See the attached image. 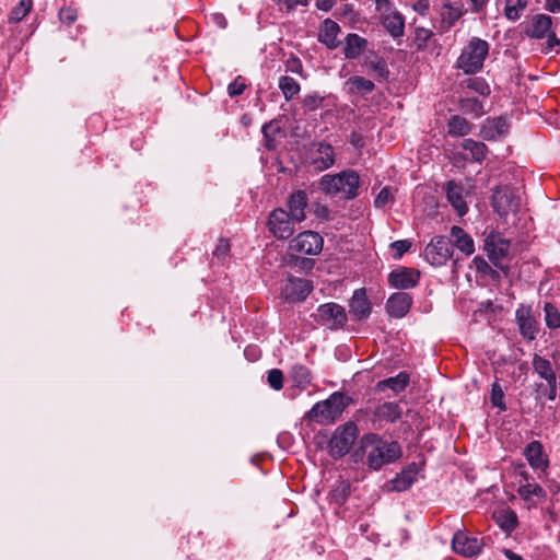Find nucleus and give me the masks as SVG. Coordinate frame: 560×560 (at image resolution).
<instances>
[{"mask_svg":"<svg viewBox=\"0 0 560 560\" xmlns=\"http://www.w3.org/2000/svg\"><path fill=\"white\" fill-rule=\"evenodd\" d=\"M59 19L62 23L71 25L77 20V13L70 8L61 9L59 11Z\"/></svg>","mask_w":560,"mask_h":560,"instance_id":"nucleus-58","label":"nucleus"},{"mask_svg":"<svg viewBox=\"0 0 560 560\" xmlns=\"http://www.w3.org/2000/svg\"><path fill=\"white\" fill-rule=\"evenodd\" d=\"M460 85L467 88L482 96H489L491 93L488 82L479 77L468 78L462 81Z\"/></svg>","mask_w":560,"mask_h":560,"instance_id":"nucleus-39","label":"nucleus"},{"mask_svg":"<svg viewBox=\"0 0 560 560\" xmlns=\"http://www.w3.org/2000/svg\"><path fill=\"white\" fill-rule=\"evenodd\" d=\"M303 70L302 62L298 57L291 56L285 61V71L301 74Z\"/></svg>","mask_w":560,"mask_h":560,"instance_id":"nucleus-56","label":"nucleus"},{"mask_svg":"<svg viewBox=\"0 0 560 560\" xmlns=\"http://www.w3.org/2000/svg\"><path fill=\"white\" fill-rule=\"evenodd\" d=\"M524 455L533 468L546 469L548 467V459L542 454V445L539 441L530 442L525 447Z\"/></svg>","mask_w":560,"mask_h":560,"instance_id":"nucleus-25","label":"nucleus"},{"mask_svg":"<svg viewBox=\"0 0 560 560\" xmlns=\"http://www.w3.org/2000/svg\"><path fill=\"white\" fill-rule=\"evenodd\" d=\"M464 188L455 183L454 180H450L446 184V197L452 207L457 211L459 215H464L468 208L463 197Z\"/></svg>","mask_w":560,"mask_h":560,"instance_id":"nucleus-26","label":"nucleus"},{"mask_svg":"<svg viewBox=\"0 0 560 560\" xmlns=\"http://www.w3.org/2000/svg\"><path fill=\"white\" fill-rule=\"evenodd\" d=\"M363 66L374 71L381 79L386 80L389 75V70L385 59L375 52H370L365 56Z\"/></svg>","mask_w":560,"mask_h":560,"instance_id":"nucleus-32","label":"nucleus"},{"mask_svg":"<svg viewBox=\"0 0 560 560\" xmlns=\"http://www.w3.org/2000/svg\"><path fill=\"white\" fill-rule=\"evenodd\" d=\"M488 55V42L479 37H472L462 49L456 60V68L463 70L465 74L478 73L482 69Z\"/></svg>","mask_w":560,"mask_h":560,"instance_id":"nucleus-3","label":"nucleus"},{"mask_svg":"<svg viewBox=\"0 0 560 560\" xmlns=\"http://www.w3.org/2000/svg\"><path fill=\"white\" fill-rule=\"evenodd\" d=\"M33 5V0H20L18 5H15L9 16L10 22H20L22 21L31 11Z\"/></svg>","mask_w":560,"mask_h":560,"instance_id":"nucleus-43","label":"nucleus"},{"mask_svg":"<svg viewBox=\"0 0 560 560\" xmlns=\"http://www.w3.org/2000/svg\"><path fill=\"white\" fill-rule=\"evenodd\" d=\"M453 550L465 557H475L481 551V544L475 537L457 532L452 540Z\"/></svg>","mask_w":560,"mask_h":560,"instance_id":"nucleus-18","label":"nucleus"},{"mask_svg":"<svg viewBox=\"0 0 560 560\" xmlns=\"http://www.w3.org/2000/svg\"><path fill=\"white\" fill-rule=\"evenodd\" d=\"M447 127L448 133L452 137H464L471 131V124L459 115L452 116L448 120Z\"/></svg>","mask_w":560,"mask_h":560,"instance_id":"nucleus-35","label":"nucleus"},{"mask_svg":"<svg viewBox=\"0 0 560 560\" xmlns=\"http://www.w3.org/2000/svg\"><path fill=\"white\" fill-rule=\"evenodd\" d=\"M382 25L393 37H400L404 35L405 20L398 12H392L383 15Z\"/></svg>","mask_w":560,"mask_h":560,"instance_id":"nucleus-29","label":"nucleus"},{"mask_svg":"<svg viewBox=\"0 0 560 560\" xmlns=\"http://www.w3.org/2000/svg\"><path fill=\"white\" fill-rule=\"evenodd\" d=\"M211 20L220 28H225L228 25V21L222 13L211 14Z\"/></svg>","mask_w":560,"mask_h":560,"instance_id":"nucleus-61","label":"nucleus"},{"mask_svg":"<svg viewBox=\"0 0 560 560\" xmlns=\"http://www.w3.org/2000/svg\"><path fill=\"white\" fill-rule=\"evenodd\" d=\"M546 9L552 13L560 11V0H546Z\"/></svg>","mask_w":560,"mask_h":560,"instance_id":"nucleus-63","label":"nucleus"},{"mask_svg":"<svg viewBox=\"0 0 560 560\" xmlns=\"http://www.w3.org/2000/svg\"><path fill=\"white\" fill-rule=\"evenodd\" d=\"M350 313L357 319L366 318L371 313V303L366 298L364 289H358L354 291L352 299L350 300Z\"/></svg>","mask_w":560,"mask_h":560,"instance_id":"nucleus-21","label":"nucleus"},{"mask_svg":"<svg viewBox=\"0 0 560 560\" xmlns=\"http://www.w3.org/2000/svg\"><path fill=\"white\" fill-rule=\"evenodd\" d=\"M527 0H505L504 14L511 21H516L525 10Z\"/></svg>","mask_w":560,"mask_h":560,"instance_id":"nucleus-40","label":"nucleus"},{"mask_svg":"<svg viewBox=\"0 0 560 560\" xmlns=\"http://www.w3.org/2000/svg\"><path fill=\"white\" fill-rule=\"evenodd\" d=\"M552 19L546 14L534 15L527 30V35L534 38L547 37L548 48L560 45V39L551 31Z\"/></svg>","mask_w":560,"mask_h":560,"instance_id":"nucleus-11","label":"nucleus"},{"mask_svg":"<svg viewBox=\"0 0 560 560\" xmlns=\"http://www.w3.org/2000/svg\"><path fill=\"white\" fill-rule=\"evenodd\" d=\"M532 364L535 373H537L541 380H545L546 382L557 380V375L549 360L540 357L539 354H534Z\"/></svg>","mask_w":560,"mask_h":560,"instance_id":"nucleus-33","label":"nucleus"},{"mask_svg":"<svg viewBox=\"0 0 560 560\" xmlns=\"http://www.w3.org/2000/svg\"><path fill=\"white\" fill-rule=\"evenodd\" d=\"M470 3H471V11L474 12H479L481 11L486 4L488 3L489 0H469Z\"/></svg>","mask_w":560,"mask_h":560,"instance_id":"nucleus-64","label":"nucleus"},{"mask_svg":"<svg viewBox=\"0 0 560 560\" xmlns=\"http://www.w3.org/2000/svg\"><path fill=\"white\" fill-rule=\"evenodd\" d=\"M517 493L525 501H528L532 495L542 499L546 498V491L539 485H532L529 482L521 485L517 489Z\"/></svg>","mask_w":560,"mask_h":560,"instance_id":"nucleus-42","label":"nucleus"},{"mask_svg":"<svg viewBox=\"0 0 560 560\" xmlns=\"http://www.w3.org/2000/svg\"><path fill=\"white\" fill-rule=\"evenodd\" d=\"M510 246V241L503 238L498 233L489 234L483 244V249L487 253L489 260L504 275H508L509 272V267L503 264V260L509 255Z\"/></svg>","mask_w":560,"mask_h":560,"instance_id":"nucleus-6","label":"nucleus"},{"mask_svg":"<svg viewBox=\"0 0 560 560\" xmlns=\"http://www.w3.org/2000/svg\"><path fill=\"white\" fill-rule=\"evenodd\" d=\"M420 273L419 271L401 267L396 270H393L388 275V283L392 288L399 290H407L416 287L419 282Z\"/></svg>","mask_w":560,"mask_h":560,"instance_id":"nucleus-15","label":"nucleus"},{"mask_svg":"<svg viewBox=\"0 0 560 560\" xmlns=\"http://www.w3.org/2000/svg\"><path fill=\"white\" fill-rule=\"evenodd\" d=\"M463 14L464 12L460 8L446 2L443 4L441 11L442 23L448 30L462 18Z\"/></svg>","mask_w":560,"mask_h":560,"instance_id":"nucleus-37","label":"nucleus"},{"mask_svg":"<svg viewBox=\"0 0 560 560\" xmlns=\"http://www.w3.org/2000/svg\"><path fill=\"white\" fill-rule=\"evenodd\" d=\"M276 4L279 7L280 11L291 12L298 5H306L307 0H273Z\"/></svg>","mask_w":560,"mask_h":560,"instance_id":"nucleus-52","label":"nucleus"},{"mask_svg":"<svg viewBox=\"0 0 560 560\" xmlns=\"http://www.w3.org/2000/svg\"><path fill=\"white\" fill-rule=\"evenodd\" d=\"M412 298L407 292H396L386 302L387 313L395 318H402L409 312Z\"/></svg>","mask_w":560,"mask_h":560,"instance_id":"nucleus-17","label":"nucleus"},{"mask_svg":"<svg viewBox=\"0 0 560 560\" xmlns=\"http://www.w3.org/2000/svg\"><path fill=\"white\" fill-rule=\"evenodd\" d=\"M497 522L504 530L512 532L516 528L517 517L515 512L508 510L498 515Z\"/></svg>","mask_w":560,"mask_h":560,"instance_id":"nucleus-46","label":"nucleus"},{"mask_svg":"<svg viewBox=\"0 0 560 560\" xmlns=\"http://www.w3.org/2000/svg\"><path fill=\"white\" fill-rule=\"evenodd\" d=\"M544 397L553 401L557 397V380L535 385V401L540 410L545 408Z\"/></svg>","mask_w":560,"mask_h":560,"instance_id":"nucleus-27","label":"nucleus"},{"mask_svg":"<svg viewBox=\"0 0 560 560\" xmlns=\"http://www.w3.org/2000/svg\"><path fill=\"white\" fill-rule=\"evenodd\" d=\"M452 255V242L444 235L433 237L424 249L425 260L435 267L444 266Z\"/></svg>","mask_w":560,"mask_h":560,"instance_id":"nucleus-7","label":"nucleus"},{"mask_svg":"<svg viewBox=\"0 0 560 560\" xmlns=\"http://www.w3.org/2000/svg\"><path fill=\"white\" fill-rule=\"evenodd\" d=\"M339 32V25L335 21L326 19L320 26L318 40L323 43L327 48L335 49L340 44V42L337 39Z\"/></svg>","mask_w":560,"mask_h":560,"instance_id":"nucleus-22","label":"nucleus"},{"mask_svg":"<svg viewBox=\"0 0 560 560\" xmlns=\"http://www.w3.org/2000/svg\"><path fill=\"white\" fill-rule=\"evenodd\" d=\"M315 320L329 329H339L347 323V314L341 305L325 303L318 306Z\"/></svg>","mask_w":560,"mask_h":560,"instance_id":"nucleus-8","label":"nucleus"},{"mask_svg":"<svg viewBox=\"0 0 560 560\" xmlns=\"http://www.w3.org/2000/svg\"><path fill=\"white\" fill-rule=\"evenodd\" d=\"M358 427L353 421L337 427L328 444L329 454L334 458L347 455L358 438Z\"/></svg>","mask_w":560,"mask_h":560,"instance_id":"nucleus-5","label":"nucleus"},{"mask_svg":"<svg viewBox=\"0 0 560 560\" xmlns=\"http://www.w3.org/2000/svg\"><path fill=\"white\" fill-rule=\"evenodd\" d=\"M291 378L294 386L299 387L300 389H305L312 382V374L306 366L302 364H295L291 370Z\"/></svg>","mask_w":560,"mask_h":560,"instance_id":"nucleus-36","label":"nucleus"},{"mask_svg":"<svg viewBox=\"0 0 560 560\" xmlns=\"http://www.w3.org/2000/svg\"><path fill=\"white\" fill-rule=\"evenodd\" d=\"M418 467L416 464L409 465L406 469H404L400 474H398L394 479H392L387 487L390 491H406L409 489L413 482L417 480Z\"/></svg>","mask_w":560,"mask_h":560,"instance_id":"nucleus-20","label":"nucleus"},{"mask_svg":"<svg viewBox=\"0 0 560 560\" xmlns=\"http://www.w3.org/2000/svg\"><path fill=\"white\" fill-rule=\"evenodd\" d=\"M510 124L505 116L487 118L481 126L480 137L483 140L493 141L504 137L509 132Z\"/></svg>","mask_w":560,"mask_h":560,"instance_id":"nucleus-16","label":"nucleus"},{"mask_svg":"<svg viewBox=\"0 0 560 560\" xmlns=\"http://www.w3.org/2000/svg\"><path fill=\"white\" fill-rule=\"evenodd\" d=\"M402 455L401 446L396 441H388L375 433L364 434L360 440V447L355 456H365L364 464L372 470H380Z\"/></svg>","mask_w":560,"mask_h":560,"instance_id":"nucleus-1","label":"nucleus"},{"mask_svg":"<svg viewBox=\"0 0 560 560\" xmlns=\"http://www.w3.org/2000/svg\"><path fill=\"white\" fill-rule=\"evenodd\" d=\"M433 33L424 27H417L415 32V43L418 49H424L428 40L432 37Z\"/></svg>","mask_w":560,"mask_h":560,"instance_id":"nucleus-49","label":"nucleus"},{"mask_svg":"<svg viewBox=\"0 0 560 560\" xmlns=\"http://www.w3.org/2000/svg\"><path fill=\"white\" fill-rule=\"evenodd\" d=\"M230 253V243L226 238H220L215 248L212 252L214 258L223 261Z\"/></svg>","mask_w":560,"mask_h":560,"instance_id":"nucleus-50","label":"nucleus"},{"mask_svg":"<svg viewBox=\"0 0 560 560\" xmlns=\"http://www.w3.org/2000/svg\"><path fill=\"white\" fill-rule=\"evenodd\" d=\"M267 381L272 389L280 390L283 387V372L279 369L270 370Z\"/></svg>","mask_w":560,"mask_h":560,"instance_id":"nucleus-48","label":"nucleus"},{"mask_svg":"<svg viewBox=\"0 0 560 560\" xmlns=\"http://www.w3.org/2000/svg\"><path fill=\"white\" fill-rule=\"evenodd\" d=\"M366 39L359 36L358 34L351 33L346 37V46L343 54L348 59H355L366 47Z\"/></svg>","mask_w":560,"mask_h":560,"instance_id":"nucleus-31","label":"nucleus"},{"mask_svg":"<svg viewBox=\"0 0 560 560\" xmlns=\"http://www.w3.org/2000/svg\"><path fill=\"white\" fill-rule=\"evenodd\" d=\"M347 83L351 86L352 91L362 93H371L375 88L371 80L359 75L351 77Z\"/></svg>","mask_w":560,"mask_h":560,"instance_id":"nucleus-45","label":"nucleus"},{"mask_svg":"<svg viewBox=\"0 0 560 560\" xmlns=\"http://www.w3.org/2000/svg\"><path fill=\"white\" fill-rule=\"evenodd\" d=\"M349 405V397L345 394L336 392L326 400L316 402L311 410L307 411L305 418L319 424H331L339 419Z\"/></svg>","mask_w":560,"mask_h":560,"instance_id":"nucleus-2","label":"nucleus"},{"mask_svg":"<svg viewBox=\"0 0 560 560\" xmlns=\"http://www.w3.org/2000/svg\"><path fill=\"white\" fill-rule=\"evenodd\" d=\"M413 9L424 15L427 11L429 10V3L427 0H419L417 3H415Z\"/></svg>","mask_w":560,"mask_h":560,"instance_id":"nucleus-62","label":"nucleus"},{"mask_svg":"<svg viewBox=\"0 0 560 560\" xmlns=\"http://www.w3.org/2000/svg\"><path fill=\"white\" fill-rule=\"evenodd\" d=\"M307 202V195L304 190H296L289 196L287 206L289 208L288 213L291 215L292 220L302 222L305 219Z\"/></svg>","mask_w":560,"mask_h":560,"instance_id":"nucleus-19","label":"nucleus"},{"mask_svg":"<svg viewBox=\"0 0 560 560\" xmlns=\"http://www.w3.org/2000/svg\"><path fill=\"white\" fill-rule=\"evenodd\" d=\"M335 163L334 148L325 142H319L313 156V165L318 171H325Z\"/></svg>","mask_w":560,"mask_h":560,"instance_id":"nucleus-23","label":"nucleus"},{"mask_svg":"<svg viewBox=\"0 0 560 560\" xmlns=\"http://www.w3.org/2000/svg\"><path fill=\"white\" fill-rule=\"evenodd\" d=\"M492 205L495 211L503 217L511 211H515L520 206V200L510 187L498 186L492 194Z\"/></svg>","mask_w":560,"mask_h":560,"instance_id":"nucleus-13","label":"nucleus"},{"mask_svg":"<svg viewBox=\"0 0 560 560\" xmlns=\"http://www.w3.org/2000/svg\"><path fill=\"white\" fill-rule=\"evenodd\" d=\"M401 409L397 402L386 401L374 411V418L380 421L395 422L401 417Z\"/></svg>","mask_w":560,"mask_h":560,"instance_id":"nucleus-30","label":"nucleus"},{"mask_svg":"<svg viewBox=\"0 0 560 560\" xmlns=\"http://www.w3.org/2000/svg\"><path fill=\"white\" fill-rule=\"evenodd\" d=\"M490 400H491V404L494 407L499 408L500 411L506 410L503 389L501 388L500 384L497 382L493 383L491 386Z\"/></svg>","mask_w":560,"mask_h":560,"instance_id":"nucleus-47","label":"nucleus"},{"mask_svg":"<svg viewBox=\"0 0 560 560\" xmlns=\"http://www.w3.org/2000/svg\"><path fill=\"white\" fill-rule=\"evenodd\" d=\"M516 323L521 335L528 340H534L538 334V322L533 315L530 306L521 305L515 313Z\"/></svg>","mask_w":560,"mask_h":560,"instance_id":"nucleus-14","label":"nucleus"},{"mask_svg":"<svg viewBox=\"0 0 560 560\" xmlns=\"http://www.w3.org/2000/svg\"><path fill=\"white\" fill-rule=\"evenodd\" d=\"M322 103L323 97L317 94H308L303 100V106L310 112L317 109Z\"/></svg>","mask_w":560,"mask_h":560,"instance_id":"nucleus-54","label":"nucleus"},{"mask_svg":"<svg viewBox=\"0 0 560 560\" xmlns=\"http://www.w3.org/2000/svg\"><path fill=\"white\" fill-rule=\"evenodd\" d=\"M349 142L355 148H362L364 145L363 136L357 131L351 132Z\"/></svg>","mask_w":560,"mask_h":560,"instance_id":"nucleus-60","label":"nucleus"},{"mask_svg":"<svg viewBox=\"0 0 560 560\" xmlns=\"http://www.w3.org/2000/svg\"><path fill=\"white\" fill-rule=\"evenodd\" d=\"M452 247H457L464 255L470 256L475 252V244L472 237L459 226H452L451 229Z\"/></svg>","mask_w":560,"mask_h":560,"instance_id":"nucleus-24","label":"nucleus"},{"mask_svg":"<svg viewBox=\"0 0 560 560\" xmlns=\"http://www.w3.org/2000/svg\"><path fill=\"white\" fill-rule=\"evenodd\" d=\"M279 88L287 101L300 92V84L291 77L283 75L279 79Z\"/></svg>","mask_w":560,"mask_h":560,"instance_id":"nucleus-41","label":"nucleus"},{"mask_svg":"<svg viewBox=\"0 0 560 560\" xmlns=\"http://www.w3.org/2000/svg\"><path fill=\"white\" fill-rule=\"evenodd\" d=\"M472 262L476 267V270L482 275H490L491 277L497 276V271H494L491 266L482 257L476 256L472 259Z\"/></svg>","mask_w":560,"mask_h":560,"instance_id":"nucleus-51","label":"nucleus"},{"mask_svg":"<svg viewBox=\"0 0 560 560\" xmlns=\"http://www.w3.org/2000/svg\"><path fill=\"white\" fill-rule=\"evenodd\" d=\"M324 245L323 237L313 231H304L290 242L289 250L303 255H318Z\"/></svg>","mask_w":560,"mask_h":560,"instance_id":"nucleus-10","label":"nucleus"},{"mask_svg":"<svg viewBox=\"0 0 560 560\" xmlns=\"http://www.w3.org/2000/svg\"><path fill=\"white\" fill-rule=\"evenodd\" d=\"M462 148L469 152V159L472 162H482L488 153V147L483 142H478L474 139H465L462 143Z\"/></svg>","mask_w":560,"mask_h":560,"instance_id":"nucleus-34","label":"nucleus"},{"mask_svg":"<svg viewBox=\"0 0 560 560\" xmlns=\"http://www.w3.org/2000/svg\"><path fill=\"white\" fill-rule=\"evenodd\" d=\"M313 290L312 282L306 279L290 277L281 288L282 296L292 303L304 301Z\"/></svg>","mask_w":560,"mask_h":560,"instance_id":"nucleus-12","label":"nucleus"},{"mask_svg":"<svg viewBox=\"0 0 560 560\" xmlns=\"http://www.w3.org/2000/svg\"><path fill=\"white\" fill-rule=\"evenodd\" d=\"M294 220L282 208L272 210L268 217L269 232L278 240H288L294 233Z\"/></svg>","mask_w":560,"mask_h":560,"instance_id":"nucleus-9","label":"nucleus"},{"mask_svg":"<svg viewBox=\"0 0 560 560\" xmlns=\"http://www.w3.org/2000/svg\"><path fill=\"white\" fill-rule=\"evenodd\" d=\"M314 213L317 218L327 220L329 218V209L320 203L314 206Z\"/></svg>","mask_w":560,"mask_h":560,"instance_id":"nucleus-59","label":"nucleus"},{"mask_svg":"<svg viewBox=\"0 0 560 560\" xmlns=\"http://www.w3.org/2000/svg\"><path fill=\"white\" fill-rule=\"evenodd\" d=\"M360 177L354 171H343L336 175H324L320 187L327 194H341L345 199L358 196Z\"/></svg>","mask_w":560,"mask_h":560,"instance_id":"nucleus-4","label":"nucleus"},{"mask_svg":"<svg viewBox=\"0 0 560 560\" xmlns=\"http://www.w3.org/2000/svg\"><path fill=\"white\" fill-rule=\"evenodd\" d=\"M459 109L464 114H471L475 117H481L485 114L482 102L475 97L460 98Z\"/></svg>","mask_w":560,"mask_h":560,"instance_id":"nucleus-38","label":"nucleus"},{"mask_svg":"<svg viewBox=\"0 0 560 560\" xmlns=\"http://www.w3.org/2000/svg\"><path fill=\"white\" fill-rule=\"evenodd\" d=\"M408 384H409V374L406 372H400L396 376L380 381L376 384V389L378 392L392 389L395 393H400L407 387Z\"/></svg>","mask_w":560,"mask_h":560,"instance_id":"nucleus-28","label":"nucleus"},{"mask_svg":"<svg viewBox=\"0 0 560 560\" xmlns=\"http://www.w3.org/2000/svg\"><path fill=\"white\" fill-rule=\"evenodd\" d=\"M392 248L397 252L396 258H400L411 246V243L407 240L396 241L390 244Z\"/></svg>","mask_w":560,"mask_h":560,"instance_id":"nucleus-57","label":"nucleus"},{"mask_svg":"<svg viewBox=\"0 0 560 560\" xmlns=\"http://www.w3.org/2000/svg\"><path fill=\"white\" fill-rule=\"evenodd\" d=\"M546 325L551 328H560V312L550 302H546L544 306Z\"/></svg>","mask_w":560,"mask_h":560,"instance_id":"nucleus-44","label":"nucleus"},{"mask_svg":"<svg viewBox=\"0 0 560 560\" xmlns=\"http://www.w3.org/2000/svg\"><path fill=\"white\" fill-rule=\"evenodd\" d=\"M246 85L244 81L241 79V77L236 78L233 82H231L228 86V92L230 96H237L241 95Z\"/></svg>","mask_w":560,"mask_h":560,"instance_id":"nucleus-55","label":"nucleus"},{"mask_svg":"<svg viewBox=\"0 0 560 560\" xmlns=\"http://www.w3.org/2000/svg\"><path fill=\"white\" fill-rule=\"evenodd\" d=\"M390 201H393V194L390 192V189L388 187H384L376 196L374 205L376 208H382L385 207Z\"/></svg>","mask_w":560,"mask_h":560,"instance_id":"nucleus-53","label":"nucleus"}]
</instances>
